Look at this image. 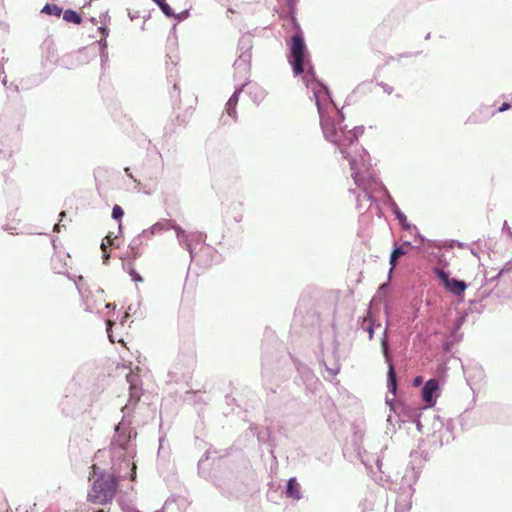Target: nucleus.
<instances>
[{"mask_svg": "<svg viewBox=\"0 0 512 512\" xmlns=\"http://www.w3.org/2000/svg\"><path fill=\"white\" fill-rule=\"evenodd\" d=\"M321 126L325 138L335 144L343 157L349 161L354 182L360 187L361 183L358 175L359 161L357 156L362 158V153H364V149L358 144V137L362 131L358 128L345 130L342 120H335L322 114Z\"/></svg>", "mask_w": 512, "mask_h": 512, "instance_id": "obj_1", "label": "nucleus"}, {"mask_svg": "<svg viewBox=\"0 0 512 512\" xmlns=\"http://www.w3.org/2000/svg\"><path fill=\"white\" fill-rule=\"evenodd\" d=\"M93 481L87 494V501L94 505H110L115 498L118 489V478L112 473H96L93 465Z\"/></svg>", "mask_w": 512, "mask_h": 512, "instance_id": "obj_2", "label": "nucleus"}, {"mask_svg": "<svg viewBox=\"0 0 512 512\" xmlns=\"http://www.w3.org/2000/svg\"><path fill=\"white\" fill-rule=\"evenodd\" d=\"M288 61L295 76L311 75L314 77V68L311 65L304 38L292 36L289 43Z\"/></svg>", "mask_w": 512, "mask_h": 512, "instance_id": "obj_3", "label": "nucleus"}, {"mask_svg": "<svg viewBox=\"0 0 512 512\" xmlns=\"http://www.w3.org/2000/svg\"><path fill=\"white\" fill-rule=\"evenodd\" d=\"M433 272L441 280L447 291L453 295L463 297L467 289V284L464 281L449 278L448 274L440 268H434Z\"/></svg>", "mask_w": 512, "mask_h": 512, "instance_id": "obj_4", "label": "nucleus"}, {"mask_svg": "<svg viewBox=\"0 0 512 512\" xmlns=\"http://www.w3.org/2000/svg\"><path fill=\"white\" fill-rule=\"evenodd\" d=\"M80 293L85 300L87 309L90 311L98 310L102 306L108 307L109 304L105 303L104 291L99 287H95L94 292L89 289H84L81 287Z\"/></svg>", "mask_w": 512, "mask_h": 512, "instance_id": "obj_5", "label": "nucleus"}, {"mask_svg": "<svg viewBox=\"0 0 512 512\" xmlns=\"http://www.w3.org/2000/svg\"><path fill=\"white\" fill-rule=\"evenodd\" d=\"M440 385L438 380H428L422 388L421 397L427 407H433L439 397Z\"/></svg>", "mask_w": 512, "mask_h": 512, "instance_id": "obj_6", "label": "nucleus"}, {"mask_svg": "<svg viewBox=\"0 0 512 512\" xmlns=\"http://www.w3.org/2000/svg\"><path fill=\"white\" fill-rule=\"evenodd\" d=\"M302 78H303L304 82L306 83V86L312 90V92L315 96L318 110L321 113L320 100L325 99L327 96L326 87L322 83L318 82L316 80L315 76L312 77L311 75H304Z\"/></svg>", "mask_w": 512, "mask_h": 512, "instance_id": "obj_7", "label": "nucleus"}, {"mask_svg": "<svg viewBox=\"0 0 512 512\" xmlns=\"http://www.w3.org/2000/svg\"><path fill=\"white\" fill-rule=\"evenodd\" d=\"M287 496L299 500L301 498V487L295 478H291L287 484Z\"/></svg>", "mask_w": 512, "mask_h": 512, "instance_id": "obj_8", "label": "nucleus"}, {"mask_svg": "<svg viewBox=\"0 0 512 512\" xmlns=\"http://www.w3.org/2000/svg\"><path fill=\"white\" fill-rule=\"evenodd\" d=\"M405 247H410V243H405L402 246L396 247L392 251L391 256H390V265H391L390 271H392L395 268V266L397 265L398 259L407 253V249Z\"/></svg>", "mask_w": 512, "mask_h": 512, "instance_id": "obj_9", "label": "nucleus"}, {"mask_svg": "<svg viewBox=\"0 0 512 512\" xmlns=\"http://www.w3.org/2000/svg\"><path fill=\"white\" fill-rule=\"evenodd\" d=\"M62 13H63V19L66 22L77 24V25L81 24L82 17L76 11L68 9Z\"/></svg>", "mask_w": 512, "mask_h": 512, "instance_id": "obj_10", "label": "nucleus"}, {"mask_svg": "<svg viewBox=\"0 0 512 512\" xmlns=\"http://www.w3.org/2000/svg\"><path fill=\"white\" fill-rule=\"evenodd\" d=\"M374 322L370 316V311H368V315L363 318V321L361 323V329L366 331L369 334V339L373 338L374 333Z\"/></svg>", "mask_w": 512, "mask_h": 512, "instance_id": "obj_11", "label": "nucleus"}, {"mask_svg": "<svg viewBox=\"0 0 512 512\" xmlns=\"http://www.w3.org/2000/svg\"><path fill=\"white\" fill-rule=\"evenodd\" d=\"M237 103H238V95L236 93H234L230 97L228 102L226 103V111H227L228 115L231 116L232 118H236Z\"/></svg>", "mask_w": 512, "mask_h": 512, "instance_id": "obj_12", "label": "nucleus"}, {"mask_svg": "<svg viewBox=\"0 0 512 512\" xmlns=\"http://www.w3.org/2000/svg\"><path fill=\"white\" fill-rule=\"evenodd\" d=\"M42 13H45L47 15H54V16H57L59 17L63 10L60 6L56 5V4H50V3H47L43 9L41 10Z\"/></svg>", "mask_w": 512, "mask_h": 512, "instance_id": "obj_13", "label": "nucleus"}, {"mask_svg": "<svg viewBox=\"0 0 512 512\" xmlns=\"http://www.w3.org/2000/svg\"><path fill=\"white\" fill-rule=\"evenodd\" d=\"M388 387L394 393L396 391L397 383H396V373L394 370V366L392 363H389L388 370Z\"/></svg>", "mask_w": 512, "mask_h": 512, "instance_id": "obj_14", "label": "nucleus"}, {"mask_svg": "<svg viewBox=\"0 0 512 512\" xmlns=\"http://www.w3.org/2000/svg\"><path fill=\"white\" fill-rule=\"evenodd\" d=\"M291 21H292L293 27L295 29V34L293 36H299L300 35L301 38H304L303 37V31H302V29L300 27V24L297 22V19L295 18L293 12H291Z\"/></svg>", "mask_w": 512, "mask_h": 512, "instance_id": "obj_15", "label": "nucleus"}, {"mask_svg": "<svg viewBox=\"0 0 512 512\" xmlns=\"http://www.w3.org/2000/svg\"><path fill=\"white\" fill-rule=\"evenodd\" d=\"M124 215L123 209L119 205H115L112 210V217L115 220H120Z\"/></svg>", "mask_w": 512, "mask_h": 512, "instance_id": "obj_16", "label": "nucleus"}, {"mask_svg": "<svg viewBox=\"0 0 512 512\" xmlns=\"http://www.w3.org/2000/svg\"><path fill=\"white\" fill-rule=\"evenodd\" d=\"M158 5L160 6L162 12L167 15V16H171L173 13L171 11V8L168 4H166L165 2H163L162 0H155Z\"/></svg>", "mask_w": 512, "mask_h": 512, "instance_id": "obj_17", "label": "nucleus"}, {"mask_svg": "<svg viewBox=\"0 0 512 512\" xmlns=\"http://www.w3.org/2000/svg\"><path fill=\"white\" fill-rule=\"evenodd\" d=\"M112 244H113V240H112L111 235L109 234L105 237V241H103L101 244V249L104 252V254H106L108 245H112ZM105 258H108V255H105Z\"/></svg>", "mask_w": 512, "mask_h": 512, "instance_id": "obj_18", "label": "nucleus"}, {"mask_svg": "<svg viewBox=\"0 0 512 512\" xmlns=\"http://www.w3.org/2000/svg\"><path fill=\"white\" fill-rule=\"evenodd\" d=\"M8 508H9V505H8L7 501L5 500L3 495L0 493V510L7 511Z\"/></svg>", "mask_w": 512, "mask_h": 512, "instance_id": "obj_19", "label": "nucleus"}, {"mask_svg": "<svg viewBox=\"0 0 512 512\" xmlns=\"http://www.w3.org/2000/svg\"><path fill=\"white\" fill-rule=\"evenodd\" d=\"M130 275L133 277V280L135 282H142L143 281L142 277L138 273H136L134 270L130 271Z\"/></svg>", "mask_w": 512, "mask_h": 512, "instance_id": "obj_20", "label": "nucleus"}, {"mask_svg": "<svg viewBox=\"0 0 512 512\" xmlns=\"http://www.w3.org/2000/svg\"><path fill=\"white\" fill-rule=\"evenodd\" d=\"M423 382V377L422 376H417L414 381H413V384L414 386H420Z\"/></svg>", "mask_w": 512, "mask_h": 512, "instance_id": "obj_21", "label": "nucleus"}, {"mask_svg": "<svg viewBox=\"0 0 512 512\" xmlns=\"http://www.w3.org/2000/svg\"><path fill=\"white\" fill-rule=\"evenodd\" d=\"M511 105L509 103H503L502 106L498 109L499 112H504L510 109Z\"/></svg>", "mask_w": 512, "mask_h": 512, "instance_id": "obj_22", "label": "nucleus"}, {"mask_svg": "<svg viewBox=\"0 0 512 512\" xmlns=\"http://www.w3.org/2000/svg\"><path fill=\"white\" fill-rule=\"evenodd\" d=\"M383 349H384L385 357H386L387 361H389V359H388V348H387L386 342H383Z\"/></svg>", "mask_w": 512, "mask_h": 512, "instance_id": "obj_23", "label": "nucleus"}, {"mask_svg": "<svg viewBox=\"0 0 512 512\" xmlns=\"http://www.w3.org/2000/svg\"><path fill=\"white\" fill-rule=\"evenodd\" d=\"M113 324H114V322H113V321H111V320H108V321H107V326H108L107 331H108V332H109L110 328L113 326Z\"/></svg>", "mask_w": 512, "mask_h": 512, "instance_id": "obj_24", "label": "nucleus"}, {"mask_svg": "<svg viewBox=\"0 0 512 512\" xmlns=\"http://www.w3.org/2000/svg\"><path fill=\"white\" fill-rule=\"evenodd\" d=\"M94 512H110V509H108V510L99 509V510H96V511H94Z\"/></svg>", "mask_w": 512, "mask_h": 512, "instance_id": "obj_25", "label": "nucleus"}, {"mask_svg": "<svg viewBox=\"0 0 512 512\" xmlns=\"http://www.w3.org/2000/svg\"><path fill=\"white\" fill-rule=\"evenodd\" d=\"M109 338H110L111 342H114V340L112 339V335L109 334Z\"/></svg>", "mask_w": 512, "mask_h": 512, "instance_id": "obj_26", "label": "nucleus"}]
</instances>
